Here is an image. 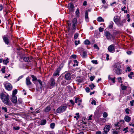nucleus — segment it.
<instances>
[{"label": "nucleus", "mask_w": 134, "mask_h": 134, "mask_svg": "<svg viewBox=\"0 0 134 134\" xmlns=\"http://www.w3.org/2000/svg\"><path fill=\"white\" fill-rule=\"evenodd\" d=\"M0 98L4 104L8 106L12 105V103L9 99V96L8 94L2 93L0 94Z\"/></svg>", "instance_id": "f257e3e1"}, {"label": "nucleus", "mask_w": 134, "mask_h": 134, "mask_svg": "<svg viewBox=\"0 0 134 134\" xmlns=\"http://www.w3.org/2000/svg\"><path fill=\"white\" fill-rule=\"evenodd\" d=\"M126 21V19L121 20L120 17L118 16H115L114 18V21L116 24L118 26H122L123 25L124 23H125Z\"/></svg>", "instance_id": "f03ea898"}, {"label": "nucleus", "mask_w": 134, "mask_h": 134, "mask_svg": "<svg viewBox=\"0 0 134 134\" xmlns=\"http://www.w3.org/2000/svg\"><path fill=\"white\" fill-rule=\"evenodd\" d=\"M121 65L119 63L115 64L113 66V70L117 75H120L122 73V70L120 69Z\"/></svg>", "instance_id": "7ed1b4c3"}, {"label": "nucleus", "mask_w": 134, "mask_h": 134, "mask_svg": "<svg viewBox=\"0 0 134 134\" xmlns=\"http://www.w3.org/2000/svg\"><path fill=\"white\" fill-rule=\"evenodd\" d=\"M68 105L66 104H64L59 107L57 109V112L61 113L64 111L66 109Z\"/></svg>", "instance_id": "20e7f679"}, {"label": "nucleus", "mask_w": 134, "mask_h": 134, "mask_svg": "<svg viewBox=\"0 0 134 134\" xmlns=\"http://www.w3.org/2000/svg\"><path fill=\"white\" fill-rule=\"evenodd\" d=\"M77 19L76 18H74L72 20V30H74V32H75L76 30V26L77 24Z\"/></svg>", "instance_id": "39448f33"}, {"label": "nucleus", "mask_w": 134, "mask_h": 134, "mask_svg": "<svg viewBox=\"0 0 134 134\" xmlns=\"http://www.w3.org/2000/svg\"><path fill=\"white\" fill-rule=\"evenodd\" d=\"M4 85L5 88L8 91H11L12 88V85L9 83H6Z\"/></svg>", "instance_id": "423d86ee"}, {"label": "nucleus", "mask_w": 134, "mask_h": 134, "mask_svg": "<svg viewBox=\"0 0 134 134\" xmlns=\"http://www.w3.org/2000/svg\"><path fill=\"white\" fill-rule=\"evenodd\" d=\"M68 6L69 12H73L74 11V5L72 3H70L68 4Z\"/></svg>", "instance_id": "0eeeda50"}, {"label": "nucleus", "mask_w": 134, "mask_h": 134, "mask_svg": "<svg viewBox=\"0 0 134 134\" xmlns=\"http://www.w3.org/2000/svg\"><path fill=\"white\" fill-rule=\"evenodd\" d=\"M108 51L110 52H114L115 51V48L113 44L109 46L108 48Z\"/></svg>", "instance_id": "6e6552de"}, {"label": "nucleus", "mask_w": 134, "mask_h": 134, "mask_svg": "<svg viewBox=\"0 0 134 134\" xmlns=\"http://www.w3.org/2000/svg\"><path fill=\"white\" fill-rule=\"evenodd\" d=\"M32 57L30 56V57H25L23 58V59L25 62H29L32 61Z\"/></svg>", "instance_id": "1a4fd4ad"}, {"label": "nucleus", "mask_w": 134, "mask_h": 134, "mask_svg": "<svg viewBox=\"0 0 134 134\" xmlns=\"http://www.w3.org/2000/svg\"><path fill=\"white\" fill-rule=\"evenodd\" d=\"M111 126L110 125H106L105 126L104 129V132L105 134H107V132L109 131L110 128Z\"/></svg>", "instance_id": "9d476101"}, {"label": "nucleus", "mask_w": 134, "mask_h": 134, "mask_svg": "<svg viewBox=\"0 0 134 134\" xmlns=\"http://www.w3.org/2000/svg\"><path fill=\"white\" fill-rule=\"evenodd\" d=\"M105 36L108 39H110L112 37V35H111L109 32L108 31L105 32Z\"/></svg>", "instance_id": "9b49d317"}, {"label": "nucleus", "mask_w": 134, "mask_h": 134, "mask_svg": "<svg viewBox=\"0 0 134 134\" xmlns=\"http://www.w3.org/2000/svg\"><path fill=\"white\" fill-rule=\"evenodd\" d=\"M61 70V68L60 67L58 68L57 70L55 71L53 74V76H56L57 75H59L60 71Z\"/></svg>", "instance_id": "f8f14e48"}, {"label": "nucleus", "mask_w": 134, "mask_h": 134, "mask_svg": "<svg viewBox=\"0 0 134 134\" xmlns=\"http://www.w3.org/2000/svg\"><path fill=\"white\" fill-rule=\"evenodd\" d=\"M11 100L14 103H16L17 102V97L15 96H12Z\"/></svg>", "instance_id": "ddd939ff"}, {"label": "nucleus", "mask_w": 134, "mask_h": 134, "mask_svg": "<svg viewBox=\"0 0 134 134\" xmlns=\"http://www.w3.org/2000/svg\"><path fill=\"white\" fill-rule=\"evenodd\" d=\"M65 77L66 79L67 80H69L71 79V75L69 73H66L65 74Z\"/></svg>", "instance_id": "4468645a"}, {"label": "nucleus", "mask_w": 134, "mask_h": 134, "mask_svg": "<svg viewBox=\"0 0 134 134\" xmlns=\"http://www.w3.org/2000/svg\"><path fill=\"white\" fill-rule=\"evenodd\" d=\"M26 83L27 86L31 85L32 84V83L30 80L29 77H28L26 78Z\"/></svg>", "instance_id": "2eb2a0df"}, {"label": "nucleus", "mask_w": 134, "mask_h": 134, "mask_svg": "<svg viewBox=\"0 0 134 134\" xmlns=\"http://www.w3.org/2000/svg\"><path fill=\"white\" fill-rule=\"evenodd\" d=\"M3 40L5 43L8 44L9 43V40L8 38L6 36H4L3 37Z\"/></svg>", "instance_id": "dca6fc26"}, {"label": "nucleus", "mask_w": 134, "mask_h": 134, "mask_svg": "<svg viewBox=\"0 0 134 134\" xmlns=\"http://www.w3.org/2000/svg\"><path fill=\"white\" fill-rule=\"evenodd\" d=\"M51 84L50 85L51 86H54L55 85V80L53 78H51L50 79Z\"/></svg>", "instance_id": "f3484780"}, {"label": "nucleus", "mask_w": 134, "mask_h": 134, "mask_svg": "<svg viewBox=\"0 0 134 134\" xmlns=\"http://www.w3.org/2000/svg\"><path fill=\"white\" fill-rule=\"evenodd\" d=\"M131 120V118L128 115L126 116L124 118L125 120L127 122H129Z\"/></svg>", "instance_id": "a211bd4d"}, {"label": "nucleus", "mask_w": 134, "mask_h": 134, "mask_svg": "<svg viewBox=\"0 0 134 134\" xmlns=\"http://www.w3.org/2000/svg\"><path fill=\"white\" fill-rule=\"evenodd\" d=\"M97 20L99 22H104V19L101 17H99L97 19Z\"/></svg>", "instance_id": "6ab92c4d"}, {"label": "nucleus", "mask_w": 134, "mask_h": 134, "mask_svg": "<svg viewBox=\"0 0 134 134\" xmlns=\"http://www.w3.org/2000/svg\"><path fill=\"white\" fill-rule=\"evenodd\" d=\"M46 120H42L41 121L40 125H44L46 123Z\"/></svg>", "instance_id": "aec40b11"}, {"label": "nucleus", "mask_w": 134, "mask_h": 134, "mask_svg": "<svg viewBox=\"0 0 134 134\" xmlns=\"http://www.w3.org/2000/svg\"><path fill=\"white\" fill-rule=\"evenodd\" d=\"M85 18L86 20H87L88 18V11H86L85 12Z\"/></svg>", "instance_id": "412c9836"}, {"label": "nucleus", "mask_w": 134, "mask_h": 134, "mask_svg": "<svg viewBox=\"0 0 134 134\" xmlns=\"http://www.w3.org/2000/svg\"><path fill=\"white\" fill-rule=\"evenodd\" d=\"M31 77L32 78V80L33 81H37L38 80L36 77L35 76H34V75H31Z\"/></svg>", "instance_id": "4be33fe9"}, {"label": "nucleus", "mask_w": 134, "mask_h": 134, "mask_svg": "<svg viewBox=\"0 0 134 134\" xmlns=\"http://www.w3.org/2000/svg\"><path fill=\"white\" fill-rule=\"evenodd\" d=\"M114 24V23L112 21H111L109 23V27L110 29L112 28L113 26V25Z\"/></svg>", "instance_id": "5701e85b"}, {"label": "nucleus", "mask_w": 134, "mask_h": 134, "mask_svg": "<svg viewBox=\"0 0 134 134\" xmlns=\"http://www.w3.org/2000/svg\"><path fill=\"white\" fill-rule=\"evenodd\" d=\"M51 108L50 107L48 106L46 107L45 109V111L46 112H48L51 110Z\"/></svg>", "instance_id": "b1692460"}, {"label": "nucleus", "mask_w": 134, "mask_h": 134, "mask_svg": "<svg viewBox=\"0 0 134 134\" xmlns=\"http://www.w3.org/2000/svg\"><path fill=\"white\" fill-rule=\"evenodd\" d=\"M8 59L7 58L6 60H4L3 61V62L5 64H7L8 63L9 61H8Z\"/></svg>", "instance_id": "393cba45"}, {"label": "nucleus", "mask_w": 134, "mask_h": 134, "mask_svg": "<svg viewBox=\"0 0 134 134\" xmlns=\"http://www.w3.org/2000/svg\"><path fill=\"white\" fill-rule=\"evenodd\" d=\"M89 86L90 87L91 90H93V88L95 87V86L93 83H92L89 85Z\"/></svg>", "instance_id": "a878e982"}, {"label": "nucleus", "mask_w": 134, "mask_h": 134, "mask_svg": "<svg viewBox=\"0 0 134 134\" xmlns=\"http://www.w3.org/2000/svg\"><path fill=\"white\" fill-rule=\"evenodd\" d=\"M133 75V73L132 72L130 73V74L128 75V77L130 79H132V76Z\"/></svg>", "instance_id": "bb28decb"}, {"label": "nucleus", "mask_w": 134, "mask_h": 134, "mask_svg": "<svg viewBox=\"0 0 134 134\" xmlns=\"http://www.w3.org/2000/svg\"><path fill=\"white\" fill-rule=\"evenodd\" d=\"M76 14L77 16H78L79 15V8H77L76 11Z\"/></svg>", "instance_id": "cd10ccee"}, {"label": "nucleus", "mask_w": 134, "mask_h": 134, "mask_svg": "<svg viewBox=\"0 0 134 134\" xmlns=\"http://www.w3.org/2000/svg\"><path fill=\"white\" fill-rule=\"evenodd\" d=\"M84 43L86 44H89L90 43V42L88 40H86L85 41Z\"/></svg>", "instance_id": "c85d7f7f"}, {"label": "nucleus", "mask_w": 134, "mask_h": 134, "mask_svg": "<svg viewBox=\"0 0 134 134\" xmlns=\"http://www.w3.org/2000/svg\"><path fill=\"white\" fill-rule=\"evenodd\" d=\"M17 92V90L16 89H15L13 91V92L12 95L13 96H15Z\"/></svg>", "instance_id": "c756f323"}, {"label": "nucleus", "mask_w": 134, "mask_h": 134, "mask_svg": "<svg viewBox=\"0 0 134 134\" xmlns=\"http://www.w3.org/2000/svg\"><path fill=\"white\" fill-rule=\"evenodd\" d=\"M74 43L75 45L77 46L78 44L80 43V41L79 40H78V41L75 40Z\"/></svg>", "instance_id": "7c9ffc66"}, {"label": "nucleus", "mask_w": 134, "mask_h": 134, "mask_svg": "<svg viewBox=\"0 0 134 134\" xmlns=\"http://www.w3.org/2000/svg\"><path fill=\"white\" fill-rule=\"evenodd\" d=\"M79 36V34L77 33L75 34L74 35V38L75 39H76Z\"/></svg>", "instance_id": "2f4dec72"}, {"label": "nucleus", "mask_w": 134, "mask_h": 134, "mask_svg": "<svg viewBox=\"0 0 134 134\" xmlns=\"http://www.w3.org/2000/svg\"><path fill=\"white\" fill-rule=\"evenodd\" d=\"M55 124L54 123H52L50 124V127L52 129H53L55 126Z\"/></svg>", "instance_id": "473e14b6"}, {"label": "nucleus", "mask_w": 134, "mask_h": 134, "mask_svg": "<svg viewBox=\"0 0 134 134\" xmlns=\"http://www.w3.org/2000/svg\"><path fill=\"white\" fill-rule=\"evenodd\" d=\"M103 115V117L106 118L108 116V114L106 112H104Z\"/></svg>", "instance_id": "72a5a7b5"}, {"label": "nucleus", "mask_w": 134, "mask_h": 134, "mask_svg": "<svg viewBox=\"0 0 134 134\" xmlns=\"http://www.w3.org/2000/svg\"><path fill=\"white\" fill-rule=\"evenodd\" d=\"M5 66L3 67V68H2L1 70L2 71V72L3 73H4L5 72Z\"/></svg>", "instance_id": "f704fd0d"}, {"label": "nucleus", "mask_w": 134, "mask_h": 134, "mask_svg": "<svg viewBox=\"0 0 134 134\" xmlns=\"http://www.w3.org/2000/svg\"><path fill=\"white\" fill-rule=\"evenodd\" d=\"M13 129L15 130H18L19 129L20 127L19 126H14L13 127Z\"/></svg>", "instance_id": "c9c22d12"}, {"label": "nucleus", "mask_w": 134, "mask_h": 134, "mask_svg": "<svg viewBox=\"0 0 134 134\" xmlns=\"http://www.w3.org/2000/svg\"><path fill=\"white\" fill-rule=\"evenodd\" d=\"M83 57L85 58L87 56V54L86 52L84 51L83 53Z\"/></svg>", "instance_id": "e433bc0d"}, {"label": "nucleus", "mask_w": 134, "mask_h": 134, "mask_svg": "<svg viewBox=\"0 0 134 134\" xmlns=\"http://www.w3.org/2000/svg\"><path fill=\"white\" fill-rule=\"evenodd\" d=\"M121 88L122 90H126L127 88V87L126 86H121Z\"/></svg>", "instance_id": "4c0bfd02"}, {"label": "nucleus", "mask_w": 134, "mask_h": 134, "mask_svg": "<svg viewBox=\"0 0 134 134\" xmlns=\"http://www.w3.org/2000/svg\"><path fill=\"white\" fill-rule=\"evenodd\" d=\"M74 62L75 63H76V66H77L78 65V62H77L76 60H74Z\"/></svg>", "instance_id": "58836bf2"}, {"label": "nucleus", "mask_w": 134, "mask_h": 134, "mask_svg": "<svg viewBox=\"0 0 134 134\" xmlns=\"http://www.w3.org/2000/svg\"><path fill=\"white\" fill-rule=\"evenodd\" d=\"M2 110H4V111L6 112L7 111V108L6 107H2Z\"/></svg>", "instance_id": "ea45409f"}, {"label": "nucleus", "mask_w": 134, "mask_h": 134, "mask_svg": "<svg viewBox=\"0 0 134 134\" xmlns=\"http://www.w3.org/2000/svg\"><path fill=\"white\" fill-rule=\"evenodd\" d=\"M93 63L96 64H97L98 62L97 60H92L91 61Z\"/></svg>", "instance_id": "a19ab883"}, {"label": "nucleus", "mask_w": 134, "mask_h": 134, "mask_svg": "<svg viewBox=\"0 0 134 134\" xmlns=\"http://www.w3.org/2000/svg\"><path fill=\"white\" fill-rule=\"evenodd\" d=\"M95 76H92L90 77V79L91 81H92L94 78H95Z\"/></svg>", "instance_id": "79ce46f5"}, {"label": "nucleus", "mask_w": 134, "mask_h": 134, "mask_svg": "<svg viewBox=\"0 0 134 134\" xmlns=\"http://www.w3.org/2000/svg\"><path fill=\"white\" fill-rule=\"evenodd\" d=\"M85 90L87 92H89L90 91V90L88 87H86Z\"/></svg>", "instance_id": "37998d69"}, {"label": "nucleus", "mask_w": 134, "mask_h": 134, "mask_svg": "<svg viewBox=\"0 0 134 134\" xmlns=\"http://www.w3.org/2000/svg\"><path fill=\"white\" fill-rule=\"evenodd\" d=\"M130 110L129 109L127 108L126 109H125V111L127 114H129V111Z\"/></svg>", "instance_id": "c03bdc74"}, {"label": "nucleus", "mask_w": 134, "mask_h": 134, "mask_svg": "<svg viewBox=\"0 0 134 134\" xmlns=\"http://www.w3.org/2000/svg\"><path fill=\"white\" fill-rule=\"evenodd\" d=\"M91 104H94L95 105H96V101L95 100H93L91 102Z\"/></svg>", "instance_id": "a18cd8bd"}, {"label": "nucleus", "mask_w": 134, "mask_h": 134, "mask_svg": "<svg viewBox=\"0 0 134 134\" xmlns=\"http://www.w3.org/2000/svg\"><path fill=\"white\" fill-rule=\"evenodd\" d=\"M37 81H38V82L39 83H40V85L41 86H42V81H41V80L40 79H38L37 80Z\"/></svg>", "instance_id": "49530a36"}, {"label": "nucleus", "mask_w": 134, "mask_h": 134, "mask_svg": "<svg viewBox=\"0 0 134 134\" xmlns=\"http://www.w3.org/2000/svg\"><path fill=\"white\" fill-rule=\"evenodd\" d=\"M118 81L119 82H122V81H121V77H118Z\"/></svg>", "instance_id": "de8ad7c7"}, {"label": "nucleus", "mask_w": 134, "mask_h": 134, "mask_svg": "<svg viewBox=\"0 0 134 134\" xmlns=\"http://www.w3.org/2000/svg\"><path fill=\"white\" fill-rule=\"evenodd\" d=\"M99 30L100 32H102L103 31V28L101 27H100L99 29Z\"/></svg>", "instance_id": "09e8293b"}, {"label": "nucleus", "mask_w": 134, "mask_h": 134, "mask_svg": "<svg viewBox=\"0 0 134 134\" xmlns=\"http://www.w3.org/2000/svg\"><path fill=\"white\" fill-rule=\"evenodd\" d=\"M71 57L73 59H75L76 57V56L75 55H72L71 56Z\"/></svg>", "instance_id": "8fccbe9b"}, {"label": "nucleus", "mask_w": 134, "mask_h": 134, "mask_svg": "<svg viewBox=\"0 0 134 134\" xmlns=\"http://www.w3.org/2000/svg\"><path fill=\"white\" fill-rule=\"evenodd\" d=\"M70 102L72 104V105H74L75 104V103L74 102H73L72 100L71 99L70 100Z\"/></svg>", "instance_id": "3c124183"}, {"label": "nucleus", "mask_w": 134, "mask_h": 134, "mask_svg": "<svg viewBox=\"0 0 134 134\" xmlns=\"http://www.w3.org/2000/svg\"><path fill=\"white\" fill-rule=\"evenodd\" d=\"M3 8V7L1 4H0V11H1Z\"/></svg>", "instance_id": "603ef678"}, {"label": "nucleus", "mask_w": 134, "mask_h": 134, "mask_svg": "<svg viewBox=\"0 0 134 134\" xmlns=\"http://www.w3.org/2000/svg\"><path fill=\"white\" fill-rule=\"evenodd\" d=\"M115 77H114L113 78H112L111 80L114 83L115 82Z\"/></svg>", "instance_id": "864d4df0"}, {"label": "nucleus", "mask_w": 134, "mask_h": 134, "mask_svg": "<svg viewBox=\"0 0 134 134\" xmlns=\"http://www.w3.org/2000/svg\"><path fill=\"white\" fill-rule=\"evenodd\" d=\"M127 69L128 71H130L131 70V69H130V68L129 66L127 68Z\"/></svg>", "instance_id": "5fc2aeb1"}, {"label": "nucleus", "mask_w": 134, "mask_h": 134, "mask_svg": "<svg viewBox=\"0 0 134 134\" xmlns=\"http://www.w3.org/2000/svg\"><path fill=\"white\" fill-rule=\"evenodd\" d=\"M94 47L95 48H96V49H98L99 48L98 47L97 45V44H95L94 45Z\"/></svg>", "instance_id": "6e6d98bb"}, {"label": "nucleus", "mask_w": 134, "mask_h": 134, "mask_svg": "<svg viewBox=\"0 0 134 134\" xmlns=\"http://www.w3.org/2000/svg\"><path fill=\"white\" fill-rule=\"evenodd\" d=\"M106 55H107L106 59L107 60H108L109 59V55L108 54H107Z\"/></svg>", "instance_id": "4d7b16f0"}, {"label": "nucleus", "mask_w": 134, "mask_h": 134, "mask_svg": "<svg viewBox=\"0 0 134 134\" xmlns=\"http://www.w3.org/2000/svg\"><path fill=\"white\" fill-rule=\"evenodd\" d=\"M113 134H118V132L116 131H114L113 132Z\"/></svg>", "instance_id": "13d9d810"}, {"label": "nucleus", "mask_w": 134, "mask_h": 134, "mask_svg": "<svg viewBox=\"0 0 134 134\" xmlns=\"http://www.w3.org/2000/svg\"><path fill=\"white\" fill-rule=\"evenodd\" d=\"M65 81L64 80L63 81H62L61 82V84L62 85H64V83L65 82Z\"/></svg>", "instance_id": "bf43d9fd"}, {"label": "nucleus", "mask_w": 134, "mask_h": 134, "mask_svg": "<svg viewBox=\"0 0 134 134\" xmlns=\"http://www.w3.org/2000/svg\"><path fill=\"white\" fill-rule=\"evenodd\" d=\"M87 5V2L86 1H85L83 2V5Z\"/></svg>", "instance_id": "052dcab7"}, {"label": "nucleus", "mask_w": 134, "mask_h": 134, "mask_svg": "<svg viewBox=\"0 0 134 134\" xmlns=\"http://www.w3.org/2000/svg\"><path fill=\"white\" fill-rule=\"evenodd\" d=\"M92 115H91L89 117V118H88V120H91L92 119H91V117H92Z\"/></svg>", "instance_id": "680f3d73"}, {"label": "nucleus", "mask_w": 134, "mask_h": 134, "mask_svg": "<svg viewBox=\"0 0 134 134\" xmlns=\"http://www.w3.org/2000/svg\"><path fill=\"white\" fill-rule=\"evenodd\" d=\"M77 81H78L79 82V83H81L82 81V80L80 79H78Z\"/></svg>", "instance_id": "e2e57ef3"}, {"label": "nucleus", "mask_w": 134, "mask_h": 134, "mask_svg": "<svg viewBox=\"0 0 134 134\" xmlns=\"http://www.w3.org/2000/svg\"><path fill=\"white\" fill-rule=\"evenodd\" d=\"M78 100V98H76L75 99V102L76 103H77Z\"/></svg>", "instance_id": "0e129e2a"}, {"label": "nucleus", "mask_w": 134, "mask_h": 134, "mask_svg": "<svg viewBox=\"0 0 134 134\" xmlns=\"http://www.w3.org/2000/svg\"><path fill=\"white\" fill-rule=\"evenodd\" d=\"M126 8V7H125V6H124V7H123V8H122L121 9V10H122V11H123L124 10V9H125Z\"/></svg>", "instance_id": "69168bd1"}, {"label": "nucleus", "mask_w": 134, "mask_h": 134, "mask_svg": "<svg viewBox=\"0 0 134 134\" xmlns=\"http://www.w3.org/2000/svg\"><path fill=\"white\" fill-rule=\"evenodd\" d=\"M102 2L104 4L105 3L106 1L105 0H102Z\"/></svg>", "instance_id": "338daca9"}, {"label": "nucleus", "mask_w": 134, "mask_h": 134, "mask_svg": "<svg viewBox=\"0 0 134 134\" xmlns=\"http://www.w3.org/2000/svg\"><path fill=\"white\" fill-rule=\"evenodd\" d=\"M96 134H101V132L100 131H99L97 132Z\"/></svg>", "instance_id": "774afa93"}]
</instances>
